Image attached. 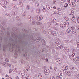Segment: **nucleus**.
Returning a JSON list of instances; mask_svg holds the SVG:
<instances>
[{"mask_svg":"<svg viewBox=\"0 0 79 79\" xmlns=\"http://www.w3.org/2000/svg\"><path fill=\"white\" fill-rule=\"evenodd\" d=\"M11 36L14 39L15 41H13V39L11 38L10 39V40L12 41L13 43L12 44V48H15V52H18V50L19 51L20 49L22 50L23 52H24L25 49L27 48V43L23 42L20 36H19L18 39L17 35L13 34Z\"/></svg>","mask_w":79,"mask_h":79,"instance_id":"f257e3e1","label":"nucleus"},{"mask_svg":"<svg viewBox=\"0 0 79 79\" xmlns=\"http://www.w3.org/2000/svg\"><path fill=\"white\" fill-rule=\"evenodd\" d=\"M11 46V44L10 43L6 44L3 46L4 51H5V49H6L7 48L10 47Z\"/></svg>","mask_w":79,"mask_h":79,"instance_id":"f03ea898","label":"nucleus"},{"mask_svg":"<svg viewBox=\"0 0 79 79\" xmlns=\"http://www.w3.org/2000/svg\"><path fill=\"white\" fill-rule=\"evenodd\" d=\"M42 16L41 15H37L36 17V19L37 21H41L42 19Z\"/></svg>","mask_w":79,"mask_h":79,"instance_id":"7ed1b4c3","label":"nucleus"},{"mask_svg":"<svg viewBox=\"0 0 79 79\" xmlns=\"http://www.w3.org/2000/svg\"><path fill=\"white\" fill-rule=\"evenodd\" d=\"M72 33L73 34H77V31L76 30H74V27H72Z\"/></svg>","mask_w":79,"mask_h":79,"instance_id":"20e7f679","label":"nucleus"},{"mask_svg":"<svg viewBox=\"0 0 79 79\" xmlns=\"http://www.w3.org/2000/svg\"><path fill=\"white\" fill-rule=\"evenodd\" d=\"M46 7L47 9L48 10H52V7L48 5H46Z\"/></svg>","mask_w":79,"mask_h":79,"instance_id":"39448f33","label":"nucleus"},{"mask_svg":"<svg viewBox=\"0 0 79 79\" xmlns=\"http://www.w3.org/2000/svg\"><path fill=\"white\" fill-rule=\"evenodd\" d=\"M44 73L45 75H48L49 74V70L45 69L44 71Z\"/></svg>","mask_w":79,"mask_h":79,"instance_id":"423d86ee","label":"nucleus"},{"mask_svg":"<svg viewBox=\"0 0 79 79\" xmlns=\"http://www.w3.org/2000/svg\"><path fill=\"white\" fill-rule=\"evenodd\" d=\"M69 49H68V48H66V47H64V51L65 52V53H66V52H69Z\"/></svg>","mask_w":79,"mask_h":79,"instance_id":"0eeeda50","label":"nucleus"},{"mask_svg":"<svg viewBox=\"0 0 79 79\" xmlns=\"http://www.w3.org/2000/svg\"><path fill=\"white\" fill-rule=\"evenodd\" d=\"M51 21L52 23H56V19L54 18H52L51 19Z\"/></svg>","mask_w":79,"mask_h":79,"instance_id":"6e6552de","label":"nucleus"},{"mask_svg":"<svg viewBox=\"0 0 79 79\" xmlns=\"http://www.w3.org/2000/svg\"><path fill=\"white\" fill-rule=\"evenodd\" d=\"M68 25H69V23L68 22H66L64 23V26L65 27H67L68 26Z\"/></svg>","mask_w":79,"mask_h":79,"instance_id":"1a4fd4ad","label":"nucleus"},{"mask_svg":"<svg viewBox=\"0 0 79 79\" xmlns=\"http://www.w3.org/2000/svg\"><path fill=\"white\" fill-rule=\"evenodd\" d=\"M0 26V28L2 30H5V27H4L3 26H2V25H3V22H2Z\"/></svg>","mask_w":79,"mask_h":79,"instance_id":"9d476101","label":"nucleus"},{"mask_svg":"<svg viewBox=\"0 0 79 79\" xmlns=\"http://www.w3.org/2000/svg\"><path fill=\"white\" fill-rule=\"evenodd\" d=\"M41 41L42 45H45V44H46V43L45 42V40H42Z\"/></svg>","mask_w":79,"mask_h":79,"instance_id":"9b49d317","label":"nucleus"},{"mask_svg":"<svg viewBox=\"0 0 79 79\" xmlns=\"http://www.w3.org/2000/svg\"><path fill=\"white\" fill-rule=\"evenodd\" d=\"M56 60H57V61L58 63L60 64L62 63V60H61L60 59H57Z\"/></svg>","mask_w":79,"mask_h":79,"instance_id":"f8f14e48","label":"nucleus"},{"mask_svg":"<svg viewBox=\"0 0 79 79\" xmlns=\"http://www.w3.org/2000/svg\"><path fill=\"white\" fill-rule=\"evenodd\" d=\"M36 12L37 13H40L41 12V10L40 9H36Z\"/></svg>","mask_w":79,"mask_h":79,"instance_id":"ddd939ff","label":"nucleus"},{"mask_svg":"<svg viewBox=\"0 0 79 79\" xmlns=\"http://www.w3.org/2000/svg\"><path fill=\"white\" fill-rule=\"evenodd\" d=\"M28 19L30 21H32V19L31 18V17L30 15H29L28 16Z\"/></svg>","mask_w":79,"mask_h":79,"instance_id":"4468645a","label":"nucleus"},{"mask_svg":"<svg viewBox=\"0 0 79 79\" xmlns=\"http://www.w3.org/2000/svg\"><path fill=\"white\" fill-rule=\"evenodd\" d=\"M12 13L13 15H14L15 16H16L17 15L18 12H17V11H15L12 12Z\"/></svg>","mask_w":79,"mask_h":79,"instance_id":"2eb2a0df","label":"nucleus"},{"mask_svg":"<svg viewBox=\"0 0 79 79\" xmlns=\"http://www.w3.org/2000/svg\"><path fill=\"white\" fill-rule=\"evenodd\" d=\"M66 72V74L67 75L69 76H71V73L68 71H67Z\"/></svg>","mask_w":79,"mask_h":79,"instance_id":"dca6fc26","label":"nucleus"},{"mask_svg":"<svg viewBox=\"0 0 79 79\" xmlns=\"http://www.w3.org/2000/svg\"><path fill=\"white\" fill-rule=\"evenodd\" d=\"M71 29L69 28H68L66 31V32H67V33H69L70 32H71Z\"/></svg>","mask_w":79,"mask_h":79,"instance_id":"f3484780","label":"nucleus"},{"mask_svg":"<svg viewBox=\"0 0 79 79\" xmlns=\"http://www.w3.org/2000/svg\"><path fill=\"white\" fill-rule=\"evenodd\" d=\"M63 68L64 70L66 71V70H67L68 69V67H66V66H63Z\"/></svg>","mask_w":79,"mask_h":79,"instance_id":"a211bd4d","label":"nucleus"},{"mask_svg":"<svg viewBox=\"0 0 79 79\" xmlns=\"http://www.w3.org/2000/svg\"><path fill=\"white\" fill-rule=\"evenodd\" d=\"M2 44V38L0 36V47Z\"/></svg>","mask_w":79,"mask_h":79,"instance_id":"6ab92c4d","label":"nucleus"},{"mask_svg":"<svg viewBox=\"0 0 79 79\" xmlns=\"http://www.w3.org/2000/svg\"><path fill=\"white\" fill-rule=\"evenodd\" d=\"M40 39H41V38L40 37H37V39H36V42H39L40 40Z\"/></svg>","mask_w":79,"mask_h":79,"instance_id":"aec40b11","label":"nucleus"},{"mask_svg":"<svg viewBox=\"0 0 79 79\" xmlns=\"http://www.w3.org/2000/svg\"><path fill=\"white\" fill-rule=\"evenodd\" d=\"M71 5V6H72V7H74V6H76V4H74V2H73L72 3V4Z\"/></svg>","mask_w":79,"mask_h":79,"instance_id":"412c9836","label":"nucleus"},{"mask_svg":"<svg viewBox=\"0 0 79 79\" xmlns=\"http://www.w3.org/2000/svg\"><path fill=\"white\" fill-rule=\"evenodd\" d=\"M19 6H21V7H23V3L21 2H19Z\"/></svg>","mask_w":79,"mask_h":79,"instance_id":"4be33fe9","label":"nucleus"},{"mask_svg":"<svg viewBox=\"0 0 79 79\" xmlns=\"http://www.w3.org/2000/svg\"><path fill=\"white\" fill-rule=\"evenodd\" d=\"M12 6H13V8H15L16 7V6L15 3H13L12 4Z\"/></svg>","mask_w":79,"mask_h":79,"instance_id":"5701e85b","label":"nucleus"},{"mask_svg":"<svg viewBox=\"0 0 79 79\" xmlns=\"http://www.w3.org/2000/svg\"><path fill=\"white\" fill-rule=\"evenodd\" d=\"M7 36L8 37H10V34L9 32H7Z\"/></svg>","mask_w":79,"mask_h":79,"instance_id":"b1692460","label":"nucleus"},{"mask_svg":"<svg viewBox=\"0 0 79 79\" xmlns=\"http://www.w3.org/2000/svg\"><path fill=\"white\" fill-rule=\"evenodd\" d=\"M2 64L3 66H4V67H6L7 64L6 63V62H3Z\"/></svg>","mask_w":79,"mask_h":79,"instance_id":"393cba45","label":"nucleus"},{"mask_svg":"<svg viewBox=\"0 0 79 79\" xmlns=\"http://www.w3.org/2000/svg\"><path fill=\"white\" fill-rule=\"evenodd\" d=\"M30 6L28 5L26 7V9L27 10H30V7H29Z\"/></svg>","mask_w":79,"mask_h":79,"instance_id":"a878e982","label":"nucleus"},{"mask_svg":"<svg viewBox=\"0 0 79 79\" xmlns=\"http://www.w3.org/2000/svg\"><path fill=\"white\" fill-rule=\"evenodd\" d=\"M35 6L36 7H38V6H39V3L37 2V3H35Z\"/></svg>","mask_w":79,"mask_h":79,"instance_id":"bb28decb","label":"nucleus"},{"mask_svg":"<svg viewBox=\"0 0 79 79\" xmlns=\"http://www.w3.org/2000/svg\"><path fill=\"white\" fill-rule=\"evenodd\" d=\"M62 72H59V73H58V75L59 76H62Z\"/></svg>","mask_w":79,"mask_h":79,"instance_id":"cd10ccee","label":"nucleus"},{"mask_svg":"<svg viewBox=\"0 0 79 79\" xmlns=\"http://www.w3.org/2000/svg\"><path fill=\"white\" fill-rule=\"evenodd\" d=\"M0 34H1V35H3V34H4L3 33V32L2 31V30H0Z\"/></svg>","mask_w":79,"mask_h":79,"instance_id":"c85d7f7f","label":"nucleus"},{"mask_svg":"<svg viewBox=\"0 0 79 79\" xmlns=\"http://www.w3.org/2000/svg\"><path fill=\"white\" fill-rule=\"evenodd\" d=\"M14 56L15 58H17V53H15Z\"/></svg>","mask_w":79,"mask_h":79,"instance_id":"c756f323","label":"nucleus"},{"mask_svg":"<svg viewBox=\"0 0 79 79\" xmlns=\"http://www.w3.org/2000/svg\"><path fill=\"white\" fill-rule=\"evenodd\" d=\"M62 48H63V46H60L57 47V48H59V49H61Z\"/></svg>","mask_w":79,"mask_h":79,"instance_id":"7c9ffc66","label":"nucleus"},{"mask_svg":"<svg viewBox=\"0 0 79 79\" xmlns=\"http://www.w3.org/2000/svg\"><path fill=\"white\" fill-rule=\"evenodd\" d=\"M76 44L77 45V48H79V43L77 42Z\"/></svg>","mask_w":79,"mask_h":79,"instance_id":"2f4dec72","label":"nucleus"},{"mask_svg":"<svg viewBox=\"0 0 79 79\" xmlns=\"http://www.w3.org/2000/svg\"><path fill=\"white\" fill-rule=\"evenodd\" d=\"M68 4L67 3H65L64 6L65 8H66L67 7H68Z\"/></svg>","mask_w":79,"mask_h":79,"instance_id":"473e14b6","label":"nucleus"},{"mask_svg":"<svg viewBox=\"0 0 79 79\" xmlns=\"http://www.w3.org/2000/svg\"><path fill=\"white\" fill-rule=\"evenodd\" d=\"M76 60L77 61V62L79 63V58L78 57H77L76 58Z\"/></svg>","mask_w":79,"mask_h":79,"instance_id":"72a5a7b5","label":"nucleus"},{"mask_svg":"<svg viewBox=\"0 0 79 79\" xmlns=\"http://www.w3.org/2000/svg\"><path fill=\"white\" fill-rule=\"evenodd\" d=\"M22 30L23 31H24V32H27V30L24 29H23Z\"/></svg>","mask_w":79,"mask_h":79,"instance_id":"f704fd0d","label":"nucleus"},{"mask_svg":"<svg viewBox=\"0 0 79 79\" xmlns=\"http://www.w3.org/2000/svg\"><path fill=\"white\" fill-rule=\"evenodd\" d=\"M27 52H25V54H23V56H24L26 57L27 56Z\"/></svg>","mask_w":79,"mask_h":79,"instance_id":"c9c22d12","label":"nucleus"},{"mask_svg":"<svg viewBox=\"0 0 79 79\" xmlns=\"http://www.w3.org/2000/svg\"><path fill=\"white\" fill-rule=\"evenodd\" d=\"M7 65L9 67H11V65L10 63H7Z\"/></svg>","mask_w":79,"mask_h":79,"instance_id":"e433bc0d","label":"nucleus"},{"mask_svg":"<svg viewBox=\"0 0 79 79\" xmlns=\"http://www.w3.org/2000/svg\"><path fill=\"white\" fill-rule=\"evenodd\" d=\"M22 16H24V17H25V16H26V14H25V13H22Z\"/></svg>","mask_w":79,"mask_h":79,"instance_id":"4c0bfd02","label":"nucleus"},{"mask_svg":"<svg viewBox=\"0 0 79 79\" xmlns=\"http://www.w3.org/2000/svg\"><path fill=\"white\" fill-rule=\"evenodd\" d=\"M6 2H6V3L7 4H9V3H10V1H9V0H6Z\"/></svg>","mask_w":79,"mask_h":79,"instance_id":"58836bf2","label":"nucleus"},{"mask_svg":"<svg viewBox=\"0 0 79 79\" xmlns=\"http://www.w3.org/2000/svg\"><path fill=\"white\" fill-rule=\"evenodd\" d=\"M42 11H43V12H44V13L45 12H46V10H45V8H44L42 9Z\"/></svg>","mask_w":79,"mask_h":79,"instance_id":"ea45409f","label":"nucleus"},{"mask_svg":"<svg viewBox=\"0 0 79 79\" xmlns=\"http://www.w3.org/2000/svg\"><path fill=\"white\" fill-rule=\"evenodd\" d=\"M17 30V28L16 27H14L13 29V30L14 31H16Z\"/></svg>","mask_w":79,"mask_h":79,"instance_id":"a19ab883","label":"nucleus"},{"mask_svg":"<svg viewBox=\"0 0 79 79\" xmlns=\"http://www.w3.org/2000/svg\"><path fill=\"white\" fill-rule=\"evenodd\" d=\"M60 2L61 3H64V0H60Z\"/></svg>","mask_w":79,"mask_h":79,"instance_id":"79ce46f5","label":"nucleus"},{"mask_svg":"<svg viewBox=\"0 0 79 79\" xmlns=\"http://www.w3.org/2000/svg\"><path fill=\"white\" fill-rule=\"evenodd\" d=\"M45 59V57H42L41 58V60H44Z\"/></svg>","mask_w":79,"mask_h":79,"instance_id":"37998d69","label":"nucleus"},{"mask_svg":"<svg viewBox=\"0 0 79 79\" xmlns=\"http://www.w3.org/2000/svg\"><path fill=\"white\" fill-rule=\"evenodd\" d=\"M30 39H33V41H34V40L33 39V36L31 35L30 37Z\"/></svg>","mask_w":79,"mask_h":79,"instance_id":"c03bdc74","label":"nucleus"},{"mask_svg":"<svg viewBox=\"0 0 79 79\" xmlns=\"http://www.w3.org/2000/svg\"><path fill=\"white\" fill-rule=\"evenodd\" d=\"M5 15L6 16H10V14L7 13L5 14Z\"/></svg>","mask_w":79,"mask_h":79,"instance_id":"a18cd8bd","label":"nucleus"},{"mask_svg":"<svg viewBox=\"0 0 79 79\" xmlns=\"http://www.w3.org/2000/svg\"><path fill=\"white\" fill-rule=\"evenodd\" d=\"M54 14H58V11H55L54 12Z\"/></svg>","mask_w":79,"mask_h":79,"instance_id":"49530a36","label":"nucleus"},{"mask_svg":"<svg viewBox=\"0 0 79 79\" xmlns=\"http://www.w3.org/2000/svg\"><path fill=\"white\" fill-rule=\"evenodd\" d=\"M48 28H50L51 27V24L50 23L49 24V26L48 27Z\"/></svg>","mask_w":79,"mask_h":79,"instance_id":"de8ad7c7","label":"nucleus"},{"mask_svg":"<svg viewBox=\"0 0 79 79\" xmlns=\"http://www.w3.org/2000/svg\"><path fill=\"white\" fill-rule=\"evenodd\" d=\"M65 19L66 21H68V20H69V19L68 17H65Z\"/></svg>","mask_w":79,"mask_h":79,"instance_id":"09e8293b","label":"nucleus"},{"mask_svg":"<svg viewBox=\"0 0 79 79\" xmlns=\"http://www.w3.org/2000/svg\"><path fill=\"white\" fill-rule=\"evenodd\" d=\"M5 61H6L7 62L9 61V60H8V59L6 58L5 59Z\"/></svg>","mask_w":79,"mask_h":79,"instance_id":"8fccbe9b","label":"nucleus"},{"mask_svg":"<svg viewBox=\"0 0 79 79\" xmlns=\"http://www.w3.org/2000/svg\"><path fill=\"white\" fill-rule=\"evenodd\" d=\"M60 26L62 28H63V25L62 24H60Z\"/></svg>","mask_w":79,"mask_h":79,"instance_id":"3c124183","label":"nucleus"},{"mask_svg":"<svg viewBox=\"0 0 79 79\" xmlns=\"http://www.w3.org/2000/svg\"><path fill=\"white\" fill-rule=\"evenodd\" d=\"M16 19H17L18 20H19V17L18 16H17L16 17Z\"/></svg>","mask_w":79,"mask_h":79,"instance_id":"603ef678","label":"nucleus"},{"mask_svg":"<svg viewBox=\"0 0 79 79\" xmlns=\"http://www.w3.org/2000/svg\"><path fill=\"white\" fill-rule=\"evenodd\" d=\"M12 72V70H11V69H10L9 70V73H11Z\"/></svg>","mask_w":79,"mask_h":79,"instance_id":"864d4df0","label":"nucleus"},{"mask_svg":"<svg viewBox=\"0 0 79 79\" xmlns=\"http://www.w3.org/2000/svg\"><path fill=\"white\" fill-rule=\"evenodd\" d=\"M57 10L58 11H61V9L59 8H58L57 9Z\"/></svg>","mask_w":79,"mask_h":79,"instance_id":"5fc2aeb1","label":"nucleus"},{"mask_svg":"<svg viewBox=\"0 0 79 79\" xmlns=\"http://www.w3.org/2000/svg\"><path fill=\"white\" fill-rule=\"evenodd\" d=\"M75 2L76 3H77V2H79V0L77 1V0H75Z\"/></svg>","mask_w":79,"mask_h":79,"instance_id":"6e6d98bb","label":"nucleus"},{"mask_svg":"<svg viewBox=\"0 0 79 79\" xmlns=\"http://www.w3.org/2000/svg\"><path fill=\"white\" fill-rule=\"evenodd\" d=\"M52 32H53V31H52L51 32H48V34H52Z\"/></svg>","mask_w":79,"mask_h":79,"instance_id":"4d7b16f0","label":"nucleus"},{"mask_svg":"<svg viewBox=\"0 0 79 79\" xmlns=\"http://www.w3.org/2000/svg\"><path fill=\"white\" fill-rule=\"evenodd\" d=\"M42 24V23L40 22H38L37 23L38 25H40V24Z\"/></svg>","mask_w":79,"mask_h":79,"instance_id":"13d9d810","label":"nucleus"},{"mask_svg":"<svg viewBox=\"0 0 79 79\" xmlns=\"http://www.w3.org/2000/svg\"><path fill=\"white\" fill-rule=\"evenodd\" d=\"M27 69H28V70H29V69H30V67L29 66H28V67L27 68Z\"/></svg>","mask_w":79,"mask_h":79,"instance_id":"bf43d9fd","label":"nucleus"},{"mask_svg":"<svg viewBox=\"0 0 79 79\" xmlns=\"http://www.w3.org/2000/svg\"><path fill=\"white\" fill-rule=\"evenodd\" d=\"M35 23V21H33L32 22V24H34Z\"/></svg>","mask_w":79,"mask_h":79,"instance_id":"052dcab7","label":"nucleus"},{"mask_svg":"<svg viewBox=\"0 0 79 79\" xmlns=\"http://www.w3.org/2000/svg\"><path fill=\"white\" fill-rule=\"evenodd\" d=\"M24 74L23 73H21V75L22 76H24Z\"/></svg>","mask_w":79,"mask_h":79,"instance_id":"680f3d73","label":"nucleus"},{"mask_svg":"<svg viewBox=\"0 0 79 79\" xmlns=\"http://www.w3.org/2000/svg\"><path fill=\"white\" fill-rule=\"evenodd\" d=\"M54 69L55 71H56V69H57V68L55 67Z\"/></svg>","mask_w":79,"mask_h":79,"instance_id":"e2e57ef3","label":"nucleus"},{"mask_svg":"<svg viewBox=\"0 0 79 79\" xmlns=\"http://www.w3.org/2000/svg\"><path fill=\"white\" fill-rule=\"evenodd\" d=\"M57 77H58V79H60V78H61V77L59 76H57Z\"/></svg>","mask_w":79,"mask_h":79,"instance_id":"0e129e2a","label":"nucleus"},{"mask_svg":"<svg viewBox=\"0 0 79 79\" xmlns=\"http://www.w3.org/2000/svg\"><path fill=\"white\" fill-rule=\"evenodd\" d=\"M24 78H25V77H24V76H22V79H24Z\"/></svg>","mask_w":79,"mask_h":79,"instance_id":"69168bd1","label":"nucleus"},{"mask_svg":"<svg viewBox=\"0 0 79 79\" xmlns=\"http://www.w3.org/2000/svg\"><path fill=\"white\" fill-rule=\"evenodd\" d=\"M77 21H78V23H79V18L77 19Z\"/></svg>","mask_w":79,"mask_h":79,"instance_id":"338daca9","label":"nucleus"},{"mask_svg":"<svg viewBox=\"0 0 79 79\" xmlns=\"http://www.w3.org/2000/svg\"><path fill=\"white\" fill-rule=\"evenodd\" d=\"M16 79H19V77L17 76L16 77Z\"/></svg>","mask_w":79,"mask_h":79,"instance_id":"774afa93","label":"nucleus"}]
</instances>
